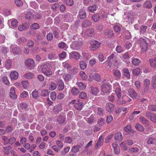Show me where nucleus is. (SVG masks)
<instances>
[{
  "mask_svg": "<svg viewBox=\"0 0 156 156\" xmlns=\"http://www.w3.org/2000/svg\"><path fill=\"white\" fill-rule=\"evenodd\" d=\"M25 63L26 66L30 69L33 68L34 67V62L33 59L28 58L26 60Z\"/></svg>",
  "mask_w": 156,
  "mask_h": 156,
  "instance_id": "obj_6",
  "label": "nucleus"
},
{
  "mask_svg": "<svg viewBox=\"0 0 156 156\" xmlns=\"http://www.w3.org/2000/svg\"><path fill=\"white\" fill-rule=\"evenodd\" d=\"M144 5L145 7L148 9L151 8L152 7V5L150 1H147L144 3Z\"/></svg>",
  "mask_w": 156,
  "mask_h": 156,
  "instance_id": "obj_43",
  "label": "nucleus"
},
{
  "mask_svg": "<svg viewBox=\"0 0 156 156\" xmlns=\"http://www.w3.org/2000/svg\"><path fill=\"white\" fill-rule=\"evenodd\" d=\"M54 65V63L52 62H46L42 64L41 66L42 72L43 71H45L46 69H51L53 68Z\"/></svg>",
  "mask_w": 156,
  "mask_h": 156,
  "instance_id": "obj_4",
  "label": "nucleus"
},
{
  "mask_svg": "<svg viewBox=\"0 0 156 156\" xmlns=\"http://www.w3.org/2000/svg\"><path fill=\"white\" fill-rule=\"evenodd\" d=\"M124 130L125 132H127L128 134L130 136H133L134 134V132L132 129L131 126L130 125H127L124 127Z\"/></svg>",
  "mask_w": 156,
  "mask_h": 156,
  "instance_id": "obj_8",
  "label": "nucleus"
},
{
  "mask_svg": "<svg viewBox=\"0 0 156 156\" xmlns=\"http://www.w3.org/2000/svg\"><path fill=\"white\" fill-rule=\"evenodd\" d=\"M129 95L132 98H135L136 94L133 89H130L128 90Z\"/></svg>",
  "mask_w": 156,
  "mask_h": 156,
  "instance_id": "obj_27",
  "label": "nucleus"
},
{
  "mask_svg": "<svg viewBox=\"0 0 156 156\" xmlns=\"http://www.w3.org/2000/svg\"><path fill=\"white\" fill-rule=\"evenodd\" d=\"M105 17L104 12L96 13L92 16V19L95 22L100 21L101 19L103 20Z\"/></svg>",
  "mask_w": 156,
  "mask_h": 156,
  "instance_id": "obj_3",
  "label": "nucleus"
},
{
  "mask_svg": "<svg viewBox=\"0 0 156 156\" xmlns=\"http://www.w3.org/2000/svg\"><path fill=\"white\" fill-rule=\"evenodd\" d=\"M58 46L59 48H63L64 50H66L67 48L66 44L65 43L62 42L59 43L58 45Z\"/></svg>",
  "mask_w": 156,
  "mask_h": 156,
  "instance_id": "obj_41",
  "label": "nucleus"
},
{
  "mask_svg": "<svg viewBox=\"0 0 156 156\" xmlns=\"http://www.w3.org/2000/svg\"><path fill=\"white\" fill-rule=\"evenodd\" d=\"M113 73L115 77L118 79H120L121 76V73L120 71L118 69H113Z\"/></svg>",
  "mask_w": 156,
  "mask_h": 156,
  "instance_id": "obj_20",
  "label": "nucleus"
},
{
  "mask_svg": "<svg viewBox=\"0 0 156 156\" xmlns=\"http://www.w3.org/2000/svg\"><path fill=\"white\" fill-rule=\"evenodd\" d=\"M92 23L88 20L84 21L82 23V26L84 27H87L91 25Z\"/></svg>",
  "mask_w": 156,
  "mask_h": 156,
  "instance_id": "obj_32",
  "label": "nucleus"
},
{
  "mask_svg": "<svg viewBox=\"0 0 156 156\" xmlns=\"http://www.w3.org/2000/svg\"><path fill=\"white\" fill-rule=\"evenodd\" d=\"M70 58H74L77 60L80 58V54L76 52L73 51L69 54Z\"/></svg>",
  "mask_w": 156,
  "mask_h": 156,
  "instance_id": "obj_9",
  "label": "nucleus"
},
{
  "mask_svg": "<svg viewBox=\"0 0 156 156\" xmlns=\"http://www.w3.org/2000/svg\"><path fill=\"white\" fill-rule=\"evenodd\" d=\"M100 43L94 40H92L90 41V48L93 51H94L99 47Z\"/></svg>",
  "mask_w": 156,
  "mask_h": 156,
  "instance_id": "obj_5",
  "label": "nucleus"
},
{
  "mask_svg": "<svg viewBox=\"0 0 156 156\" xmlns=\"http://www.w3.org/2000/svg\"><path fill=\"white\" fill-rule=\"evenodd\" d=\"M57 86V85L56 83L52 82L50 84L48 89L51 90H53L56 89Z\"/></svg>",
  "mask_w": 156,
  "mask_h": 156,
  "instance_id": "obj_31",
  "label": "nucleus"
},
{
  "mask_svg": "<svg viewBox=\"0 0 156 156\" xmlns=\"http://www.w3.org/2000/svg\"><path fill=\"white\" fill-rule=\"evenodd\" d=\"M115 139L119 140V141H121L122 140V137L120 132H118L115 134Z\"/></svg>",
  "mask_w": 156,
  "mask_h": 156,
  "instance_id": "obj_29",
  "label": "nucleus"
},
{
  "mask_svg": "<svg viewBox=\"0 0 156 156\" xmlns=\"http://www.w3.org/2000/svg\"><path fill=\"white\" fill-rule=\"evenodd\" d=\"M65 120V117L63 116L59 115L57 118V121L59 124H62L63 123Z\"/></svg>",
  "mask_w": 156,
  "mask_h": 156,
  "instance_id": "obj_34",
  "label": "nucleus"
},
{
  "mask_svg": "<svg viewBox=\"0 0 156 156\" xmlns=\"http://www.w3.org/2000/svg\"><path fill=\"white\" fill-rule=\"evenodd\" d=\"M80 148V147L79 145L73 146L72 147L71 151L73 152L76 153L79 151Z\"/></svg>",
  "mask_w": 156,
  "mask_h": 156,
  "instance_id": "obj_45",
  "label": "nucleus"
},
{
  "mask_svg": "<svg viewBox=\"0 0 156 156\" xmlns=\"http://www.w3.org/2000/svg\"><path fill=\"white\" fill-rule=\"evenodd\" d=\"M103 141V139L102 137H100L97 143L96 148L99 146H101L102 145V143Z\"/></svg>",
  "mask_w": 156,
  "mask_h": 156,
  "instance_id": "obj_48",
  "label": "nucleus"
},
{
  "mask_svg": "<svg viewBox=\"0 0 156 156\" xmlns=\"http://www.w3.org/2000/svg\"><path fill=\"white\" fill-rule=\"evenodd\" d=\"M29 27V24L27 23H25L20 25L18 27V29L19 30L22 31L27 29Z\"/></svg>",
  "mask_w": 156,
  "mask_h": 156,
  "instance_id": "obj_16",
  "label": "nucleus"
},
{
  "mask_svg": "<svg viewBox=\"0 0 156 156\" xmlns=\"http://www.w3.org/2000/svg\"><path fill=\"white\" fill-rule=\"evenodd\" d=\"M79 16L81 19H85L86 17V15L85 11L82 9L80 10L79 12Z\"/></svg>",
  "mask_w": 156,
  "mask_h": 156,
  "instance_id": "obj_26",
  "label": "nucleus"
},
{
  "mask_svg": "<svg viewBox=\"0 0 156 156\" xmlns=\"http://www.w3.org/2000/svg\"><path fill=\"white\" fill-rule=\"evenodd\" d=\"M56 55L53 53H50L48 55V58L50 59H53L56 57Z\"/></svg>",
  "mask_w": 156,
  "mask_h": 156,
  "instance_id": "obj_60",
  "label": "nucleus"
},
{
  "mask_svg": "<svg viewBox=\"0 0 156 156\" xmlns=\"http://www.w3.org/2000/svg\"><path fill=\"white\" fill-rule=\"evenodd\" d=\"M24 77L27 79H30L33 78L34 75L31 72H28L26 73L23 76Z\"/></svg>",
  "mask_w": 156,
  "mask_h": 156,
  "instance_id": "obj_30",
  "label": "nucleus"
},
{
  "mask_svg": "<svg viewBox=\"0 0 156 156\" xmlns=\"http://www.w3.org/2000/svg\"><path fill=\"white\" fill-rule=\"evenodd\" d=\"M10 76L12 80H15L18 77V73L16 71H12L10 73Z\"/></svg>",
  "mask_w": 156,
  "mask_h": 156,
  "instance_id": "obj_17",
  "label": "nucleus"
},
{
  "mask_svg": "<svg viewBox=\"0 0 156 156\" xmlns=\"http://www.w3.org/2000/svg\"><path fill=\"white\" fill-rule=\"evenodd\" d=\"M152 82L153 83L152 87L153 88L155 89L156 88V75L152 77Z\"/></svg>",
  "mask_w": 156,
  "mask_h": 156,
  "instance_id": "obj_52",
  "label": "nucleus"
},
{
  "mask_svg": "<svg viewBox=\"0 0 156 156\" xmlns=\"http://www.w3.org/2000/svg\"><path fill=\"white\" fill-rule=\"evenodd\" d=\"M10 91L9 96L10 98L13 99H16L17 96L15 93V88L14 87H12Z\"/></svg>",
  "mask_w": 156,
  "mask_h": 156,
  "instance_id": "obj_14",
  "label": "nucleus"
},
{
  "mask_svg": "<svg viewBox=\"0 0 156 156\" xmlns=\"http://www.w3.org/2000/svg\"><path fill=\"white\" fill-rule=\"evenodd\" d=\"M72 78L71 75L69 74H67L64 77V79L65 81H69Z\"/></svg>",
  "mask_w": 156,
  "mask_h": 156,
  "instance_id": "obj_58",
  "label": "nucleus"
},
{
  "mask_svg": "<svg viewBox=\"0 0 156 156\" xmlns=\"http://www.w3.org/2000/svg\"><path fill=\"white\" fill-rule=\"evenodd\" d=\"M85 34L88 37L93 36L94 34V30L92 28L89 29L87 30Z\"/></svg>",
  "mask_w": 156,
  "mask_h": 156,
  "instance_id": "obj_19",
  "label": "nucleus"
},
{
  "mask_svg": "<svg viewBox=\"0 0 156 156\" xmlns=\"http://www.w3.org/2000/svg\"><path fill=\"white\" fill-rule=\"evenodd\" d=\"M18 108L19 110L21 112L26 111L28 109L27 105L25 103L20 104Z\"/></svg>",
  "mask_w": 156,
  "mask_h": 156,
  "instance_id": "obj_12",
  "label": "nucleus"
},
{
  "mask_svg": "<svg viewBox=\"0 0 156 156\" xmlns=\"http://www.w3.org/2000/svg\"><path fill=\"white\" fill-rule=\"evenodd\" d=\"M82 43L81 42H74L71 45V48L73 49L77 50L80 48Z\"/></svg>",
  "mask_w": 156,
  "mask_h": 156,
  "instance_id": "obj_13",
  "label": "nucleus"
},
{
  "mask_svg": "<svg viewBox=\"0 0 156 156\" xmlns=\"http://www.w3.org/2000/svg\"><path fill=\"white\" fill-rule=\"evenodd\" d=\"M79 92V90L76 87H73L72 88L71 92L73 95H77Z\"/></svg>",
  "mask_w": 156,
  "mask_h": 156,
  "instance_id": "obj_40",
  "label": "nucleus"
},
{
  "mask_svg": "<svg viewBox=\"0 0 156 156\" xmlns=\"http://www.w3.org/2000/svg\"><path fill=\"white\" fill-rule=\"evenodd\" d=\"M58 88L59 90H62L64 87V84L63 81L61 80H59L58 82Z\"/></svg>",
  "mask_w": 156,
  "mask_h": 156,
  "instance_id": "obj_22",
  "label": "nucleus"
},
{
  "mask_svg": "<svg viewBox=\"0 0 156 156\" xmlns=\"http://www.w3.org/2000/svg\"><path fill=\"white\" fill-rule=\"evenodd\" d=\"M148 109L152 111H156V104L155 105H151L148 106Z\"/></svg>",
  "mask_w": 156,
  "mask_h": 156,
  "instance_id": "obj_64",
  "label": "nucleus"
},
{
  "mask_svg": "<svg viewBox=\"0 0 156 156\" xmlns=\"http://www.w3.org/2000/svg\"><path fill=\"white\" fill-rule=\"evenodd\" d=\"M49 92L47 89H43L41 92V95L43 97H47L49 95Z\"/></svg>",
  "mask_w": 156,
  "mask_h": 156,
  "instance_id": "obj_37",
  "label": "nucleus"
},
{
  "mask_svg": "<svg viewBox=\"0 0 156 156\" xmlns=\"http://www.w3.org/2000/svg\"><path fill=\"white\" fill-rule=\"evenodd\" d=\"M4 149V153L5 154H8L9 153V151L11 149L12 147L11 146H9L8 147H3Z\"/></svg>",
  "mask_w": 156,
  "mask_h": 156,
  "instance_id": "obj_50",
  "label": "nucleus"
},
{
  "mask_svg": "<svg viewBox=\"0 0 156 156\" xmlns=\"http://www.w3.org/2000/svg\"><path fill=\"white\" fill-rule=\"evenodd\" d=\"M76 84L81 90H84L85 89L86 87V85H84V84L81 82H77Z\"/></svg>",
  "mask_w": 156,
  "mask_h": 156,
  "instance_id": "obj_38",
  "label": "nucleus"
},
{
  "mask_svg": "<svg viewBox=\"0 0 156 156\" xmlns=\"http://www.w3.org/2000/svg\"><path fill=\"white\" fill-rule=\"evenodd\" d=\"M156 143V139L154 137H150L148 138L147 143L148 144H154Z\"/></svg>",
  "mask_w": 156,
  "mask_h": 156,
  "instance_id": "obj_28",
  "label": "nucleus"
},
{
  "mask_svg": "<svg viewBox=\"0 0 156 156\" xmlns=\"http://www.w3.org/2000/svg\"><path fill=\"white\" fill-rule=\"evenodd\" d=\"M10 48L13 52L16 54H19L20 53L21 49L16 45H11Z\"/></svg>",
  "mask_w": 156,
  "mask_h": 156,
  "instance_id": "obj_15",
  "label": "nucleus"
},
{
  "mask_svg": "<svg viewBox=\"0 0 156 156\" xmlns=\"http://www.w3.org/2000/svg\"><path fill=\"white\" fill-rule=\"evenodd\" d=\"M105 123V120L102 118H101L99 119L98 121V124L100 126H102Z\"/></svg>",
  "mask_w": 156,
  "mask_h": 156,
  "instance_id": "obj_56",
  "label": "nucleus"
},
{
  "mask_svg": "<svg viewBox=\"0 0 156 156\" xmlns=\"http://www.w3.org/2000/svg\"><path fill=\"white\" fill-rule=\"evenodd\" d=\"M115 93L119 99H121V90L119 87H117L115 90Z\"/></svg>",
  "mask_w": 156,
  "mask_h": 156,
  "instance_id": "obj_39",
  "label": "nucleus"
},
{
  "mask_svg": "<svg viewBox=\"0 0 156 156\" xmlns=\"http://www.w3.org/2000/svg\"><path fill=\"white\" fill-rule=\"evenodd\" d=\"M122 99L123 101H122L121 103L122 104H125L126 102L130 101L131 100V99H129L128 97L126 96H123L122 97Z\"/></svg>",
  "mask_w": 156,
  "mask_h": 156,
  "instance_id": "obj_47",
  "label": "nucleus"
},
{
  "mask_svg": "<svg viewBox=\"0 0 156 156\" xmlns=\"http://www.w3.org/2000/svg\"><path fill=\"white\" fill-rule=\"evenodd\" d=\"M63 66L66 69H68L71 67V66L69 64L67 61H66L62 63Z\"/></svg>",
  "mask_w": 156,
  "mask_h": 156,
  "instance_id": "obj_51",
  "label": "nucleus"
},
{
  "mask_svg": "<svg viewBox=\"0 0 156 156\" xmlns=\"http://www.w3.org/2000/svg\"><path fill=\"white\" fill-rule=\"evenodd\" d=\"M150 80L148 79H145L144 81V89L147 90L149 88L150 84Z\"/></svg>",
  "mask_w": 156,
  "mask_h": 156,
  "instance_id": "obj_25",
  "label": "nucleus"
},
{
  "mask_svg": "<svg viewBox=\"0 0 156 156\" xmlns=\"http://www.w3.org/2000/svg\"><path fill=\"white\" fill-rule=\"evenodd\" d=\"M30 28L34 30H37L39 28V26L37 23H35L31 25L30 27Z\"/></svg>",
  "mask_w": 156,
  "mask_h": 156,
  "instance_id": "obj_49",
  "label": "nucleus"
},
{
  "mask_svg": "<svg viewBox=\"0 0 156 156\" xmlns=\"http://www.w3.org/2000/svg\"><path fill=\"white\" fill-rule=\"evenodd\" d=\"M23 147L27 150H30V152H31L36 147L34 144H32L31 146L28 143H26L23 145Z\"/></svg>",
  "mask_w": 156,
  "mask_h": 156,
  "instance_id": "obj_11",
  "label": "nucleus"
},
{
  "mask_svg": "<svg viewBox=\"0 0 156 156\" xmlns=\"http://www.w3.org/2000/svg\"><path fill=\"white\" fill-rule=\"evenodd\" d=\"M123 74L124 76H126L128 78H129L130 77V73L128 69H123Z\"/></svg>",
  "mask_w": 156,
  "mask_h": 156,
  "instance_id": "obj_42",
  "label": "nucleus"
},
{
  "mask_svg": "<svg viewBox=\"0 0 156 156\" xmlns=\"http://www.w3.org/2000/svg\"><path fill=\"white\" fill-rule=\"evenodd\" d=\"M2 81L3 83L7 85H9V82L7 76H3L2 78Z\"/></svg>",
  "mask_w": 156,
  "mask_h": 156,
  "instance_id": "obj_46",
  "label": "nucleus"
},
{
  "mask_svg": "<svg viewBox=\"0 0 156 156\" xmlns=\"http://www.w3.org/2000/svg\"><path fill=\"white\" fill-rule=\"evenodd\" d=\"M79 65L80 68L82 70H84L87 66L86 62L83 60L80 61L79 62Z\"/></svg>",
  "mask_w": 156,
  "mask_h": 156,
  "instance_id": "obj_23",
  "label": "nucleus"
},
{
  "mask_svg": "<svg viewBox=\"0 0 156 156\" xmlns=\"http://www.w3.org/2000/svg\"><path fill=\"white\" fill-rule=\"evenodd\" d=\"M137 130L140 132H143L144 131V129L142 125L137 123Z\"/></svg>",
  "mask_w": 156,
  "mask_h": 156,
  "instance_id": "obj_55",
  "label": "nucleus"
},
{
  "mask_svg": "<svg viewBox=\"0 0 156 156\" xmlns=\"http://www.w3.org/2000/svg\"><path fill=\"white\" fill-rule=\"evenodd\" d=\"M50 69H46L45 71L42 72L44 74L47 76H50L52 74V71L50 70Z\"/></svg>",
  "mask_w": 156,
  "mask_h": 156,
  "instance_id": "obj_44",
  "label": "nucleus"
},
{
  "mask_svg": "<svg viewBox=\"0 0 156 156\" xmlns=\"http://www.w3.org/2000/svg\"><path fill=\"white\" fill-rule=\"evenodd\" d=\"M64 2L69 6H72L74 3L73 0H65Z\"/></svg>",
  "mask_w": 156,
  "mask_h": 156,
  "instance_id": "obj_62",
  "label": "nucleus"
},
{
  "mask_svg": "<svg viewBox=\"0 0 156 156\" xmlns=\"http://www.w3.org/2000/svg\"><path fill=\"white\" fill-rule=\"evenodd\" d=\"M99 90L96 87L93 86L90 87V92L92 94L96 95L99 93Z\"/></svg>",
  "mask_w": 156,
  "mask_h": 156,
  "instance_id": "obj_24",
  "label": "nucleus"
},
{
  "mask_svg": "<svg viewBox=\"0 0 156 156\" xmlns=\"http://www.w3.org/2000/svg\"><path fill=\"white\" fill-rule=\"evenodd\" d=\"M70 147H67L64 148V151L61 152V154L62 155H65L66 153H68L69 151Z\"/></svg>",
  "mask_w": 156,
  "mask_h": 156,
  "instance_id": "obj_57",
  "label": "nucleus"
},
{
  "mask_svg": "<svg viewBox=\"0 0 156 156\" xmlns=\"http://www.w3.org/2000/svg\"><path fill=\"white\" fill-rule=\"evenodd\" d=\"M28 96V94L27 92L24 91L20 94V97L22 98H26Z\"/></svg>",
  "mask_w": 156,
  "mask_h": 156,
  "instance_id": "obj_59",
  "label": "nucleus"
},
{
  "mask_svg": "<svg viewBox=\"0 0 156 156\" xmlns=\"http://www.w3.org/2000/svg\"><path fill=\"white\" fill-rule=\"evenodd\" d=\"M55 111L57 112H59L61 111L62 109V105L61 104L58 105L54 107V108Z\"/></svg>",
  "mask_w": 156,
  "mask_h": 156,
  "instance_id": "obj_63",
  "label": "nucleus"
},
{
  "mask_svg": "<svg viewBox=\"0 0 156 156\" xmlns=\"http://www.w3.org/2000/svg\"><path fill=\"white\" fill-rule=\"evenodd\" d=\"M79 75L83 80H87V76L84 72L81 71L79 73Z\"/></svg>",
  "mask_w": 156,
  "mask_h": 156,
  "instance_id": "obj_33",
  "label": "nucleus"
},
{
  "mask_svg": "<svg viewBox=\"0 0 156 156\" xmlns=\"http://www.w3.org/2000/svg\"><path fill=\"white\" fill-rule=\"evenodd\" d=\"M69 104H74L75 108L78 110H81L83 107V103L79 99L73 100Z\"/></svg>",
  "mask_w": 156,
  "mask_h": 156,
  "instance_id": "obj_2",
  "label": "nucleus"
},
{
  "mask_svg": "<svg viewBox=\"0 0 156 156\" xmlns=\"http://www.w3.org/2000/svg\"><path fill=\"white\" fill-rule=\"evenodd\" d=\"M114 107V105L113 104L109 102L107 103L105 105L106 110L110 113H112L113 112Z\"/></svg>",
  "mask_w": 156,
  "mask_h": 156,
  "instance_id": "obj_10",
  "label": "nucleus"
},
{
  "mask_svg": "<svg viewBox=\"0 0 156 156\" xmlns=\"http://www.w3.org/2000/svg\"><path fill=\"white\" fill-rule=\"evenodd\" d=\"M150 66L153 68L156 69V62H154L153 59H150L149 60Z\"/></svg>",
  "mask_w": 156,
  "mask_h": 156,
  "instance_id": "obj_61",
  "label": "nucleus"
},
{
  "mask_svg": "<svg viewBox=\"0 0 156 156\" xmlns=\"http://www.w3.org/2000/svg\"><path fill=\"white\" fill-rule=\"evenodd\" d=\"M104 35L106 37H110L113 36L114 34L112 30H105Z\"/></svg>",
  "mask_w": 156,
  "mask_h": 156,
  "instance_id": "obj_21",
  "label": "nucleus"
},
{
  "mask_svg": "<svg viewBox=\"0 0 156 156\" xmlns=\"http://www.w3.org/2000/svg\"><path fill=\"white\" fill-rule=\"evenodd\" d=\"M22 86L24 89H26L29 87V83L27 80H24L21 81Z\"/></svg>",
  "mask_w": 156,
  "mask_h": 156,
  "instance_id": "obj_36",
  "label": "nucleus"
},
{
  "mask_svg": "<svg viewBox=\"0 0 156 156\" xmlns=\"http://www.w3.org/2000/svg\"><path fill=\"white\" fill-rule=\"evenodd\" d=\"M101 87L102 91L104 93L109 92L111 89L110 85L107 83L103 84L102 85Z\"/></svg>",
  "mask_w": 156,
  "mask_h": 156,
  "instance_id": "obj_7",
  "label": "nucleus"
},
{
  "mask_svg": "<svg viewBox=\"0 0 156 156\" xmlns=\"http://www.w3.org/2000/svg\"><path fill=\"white\" fill-rule=\"evenodd\" d=\"M87 95L86 94L83 92H81L79 95V98L81 99H85L86 98Z\"/></svg>",
  "mask_w": 156,
  "mask_h": 156,
  "instance_id": "obj_53",
  "label": "nucleus"
},
{
  "mask_svg": "<svg viewBox=\"0 0 156 156\" xmlns=\"http://www.w3.org/2000/svg\"><path fill=\"white\" fill-rule=\"evenodd\" d=\"M97 7L96 5H93L89 6L88 8V10L91 12H94L97 9Z\"/></svg>",
  "mask_w": 156,
  "mask_h": 156,
  "instance_id": "obj_35",
  "label": "nucleus"
},
{
  "mask_svg": "<svg viewBox=\"0 0 156 156\" xmlns=\"http://www.w3.org/2000/svg\"><path fill=\"white\" fill-rule=\"evenodd\" d=\"M112 145L115 153L116 154H119L120 152V150L118 145L115 143H114L112 144Z\"/></svg>",
  "mask_w": 156,
  "mask_h": 156,
  "instance_id": "obj_18",
  "label": "nucleus"
},
{
  "mask_svg": "<svg viewBox=\"0 0 156 156\" xmlns=\"http://www.w3.org/2000/svg\"><path fill=\"white\" fill-rule=\"evenodd\" d=\"M50 98L53 101H55L56 98V94L55 91L52 92L50 94Z\"/></svg>",
  "mask_w": 156,
  "mask_h": 156,
  "instance_id": "obj_54",
  "label": "nucleus"
},
{
  "mask_svg": "<svg viewBox=\"0 0 156 156\" xmlns=\"http://www.w3.org/2000/svg\"><path fill=\"white\" fill-rule=\"evenodd\" d=\"M139 44L140 48H141L142 52H145L147 50L148 43L145 39L140 38L137 41Z\"/></svg>",
  "mask_w": 156,
  "mask_h": 156,
  "instance_id": "obj_1",
  "label": "nucleus"
}]
</instances>
